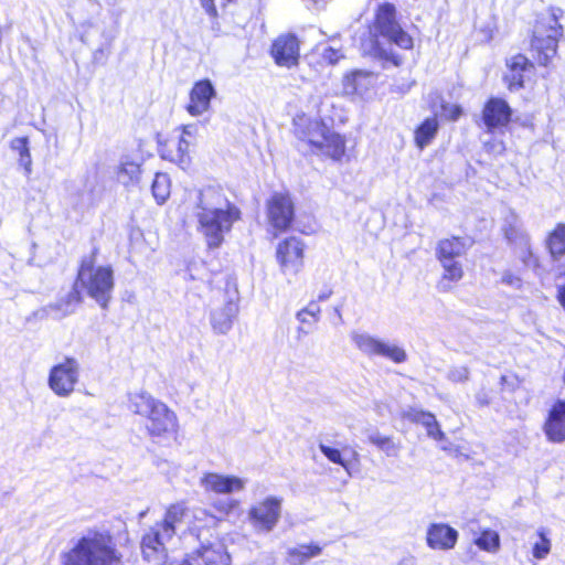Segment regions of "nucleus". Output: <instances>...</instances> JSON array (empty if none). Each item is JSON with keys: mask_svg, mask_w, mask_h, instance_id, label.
Returning <instances> with one entry per match:
<instances>
[{"mask_svg": "<svg viewBox=\"0 0 565 565\" xmlns=\"http://www.w3.org/2000/svg\"><path fill=\"white\" fill-rule=\"evenodd\" d=\"M196 207L198 231L203 235L209 249L224 243V233L241 220V210L228 201L218 186H206L199 192Z\"/></svg>", "mask_w": 565, "mask_h": 565, "instance_id": "nucleus-1", "label": "nucleus"}, {"mask_svg": "<svg viewBox=\"0 0 565 565\" xmlns=\"http://www.w3.org/2000/svg\"><path fill=\"white\" fill-rule=\"evenodd\" d=\"M98 254L99 249L95 247L81 259L71 291L57 305L65 313L72 312L82 303V290L103 309L108 308L115 287L114 270L110 265L97 266Z\"/></svg>", "mask_w": 565, "mask_h": 565, "instance_id": "nucleus-2", "label": "nucleus"}, {"mask_svg": "<svg viewBox=\"0 0 565 565\" xmlns=\"http://www.w3.org/2000/svg\"><path fill=\"white\" fill-rule=\"evenodd\" d=\"M127 409L142 419L147 435L153 440L166 438L178 430L177 414L146 391L129 393Z\"/></svg>", "mask_w": 565, "mask_h": 565, "instance_id": "nucleus-3", "label": "nucleus"}, {"mask_svg": "<svg viewBox=\"0 0 565 565\" xmlns=\"http://www.w3.org/2000/svg\"><path fill=\"white\" fill-rule=\"evenodd\" d=\"M63 565H122V554L109 531L93 529L64 554Z\"/></svg>", "mask_w": 565, "mask_h": 565, "instance_id": "nucleus-4", "label": "nucleus"}, {"mask_svg": "<svg viewBox=\"0 0 565 565\" xmlns=\"http://www.w3.org/2000/svg\"><path fill=\"white\" fill-rule=\"evenodd\" d=\"M562 15L561 9L550 7L534 21L529 51L540 67H550L557 55L559 41L564 36V26L559 21Z\"/></svg>", "mask_w": 565, "mask_h": 565, "instance_id": "nucleus-5", "label": "nucleus"}, {"mask_svg": "<svg viewBox=\"0 0 565 565\" xmlns=\"http://www.w3.org/2000/svg\"><path fill=\"white\" fill-rule=\"evenodd\" d=\"M266 220L274 237L292 228L296 205L289 191L273 192L265 202Z\"/></svg>", "mask_w": 565, "mask_h": 565, "instance_id": "nucleus-6", "label": "nucleus"}, {"mask_svg": "<svg viewBox=\"0 0 565 565\" xmlns=\"http://www.w3.org/2000/svg\"><path fill=\"white\" fill-rule=\"evenodd\" d=\"M396 8L391 2L381 3L374 13L373 26L376 36H383L390 43L402 50H412L413 38L401 26L397 21Z\"/></svg>", "mask_w": 565, "mask_h": 565, "instance_id": "nucleus-7", "label": "nucleus"}, {"mask_svg": "<svg viewBox=\"0 0 565 565\" xmlns=\"http://www.w3.org/2000/svg\"><path fill=\"white\" fill-rule=\"evenodd\" d=\"M174 537L159 524L153 523L141 535L140 553L142 559L149 565H183L181 559H171L167 543Z\"/></svg>", "mask_w": 565, "mask_h": 565, "instance_id": "nucleus-8", "label": "nucleus"}, {"mask_svg": "<svg viewBox=\"0 0 565 565\" xmlns=\"http://www.w3.org/2000/svg\"><path fill=\"white\" fill-rule=\"evenodd\" d=\"M218 308L211 313V324L216 333H226L238 313L239 294L236 282L224 280V286L217 288L214 295Z\"/></svg>", "mask_w": 565, "mask_h": 565, "instance_id": "nucleus-9", "label": "nucleus"}, {"mask_svg": "<svg viewBox=\"0 0 565 565\" xmlns=\"http://www.w3.org/2000/svg\"><path fill=\"white\" fill-rule=\"evenodd\" d=\"M329 129L330 127L322 118L311 117L303 113L297 114L292 118L291 134L296 139L297 147L305 149L311 156L320 146Z\"/></svg>", "mask_w": 565, "mask_h": 565, "instance_id": "nucleus-10", "label": "nucleus"}, {"mask_svg": "<svg viewBox=\"0 0 565 565\" xmlns=\"http://www.w3.org/2000/svg\"><path fill=\"white\" fill-rule=\"evenodd\" d=\"M79 363L76 359L66 356L55 364L49 375V385L57 396H68L75 390L79 380Z\"/></svg>", "mask_w": 565, "mask_h": 565, "instance_id": "nucleus-11", "label": "nucleus"}, {"mask_svg": "<svg viewBox=\"0 0 565 565\" xmlns=\"http://www.w3.org/2000/svg\"><path fill=\"white\" fill-rule=\"evenodd\" d=\"M306 243L290 235L282 238L276 246V260L282 273L298 274L305 264Z\"/></svg>", "mask_w": 565, "mask_h": 565, "instance_id": "nucleus-12", "label": "nucleus"}, {"mask_svg": "<svg viewBox=\"0 0 565 565\" xmlns=\"http://www.w3.org/2000/svg\"><path fill=\"white\" fill-rule=\"evenodd\" d=\"M281 498L267 497L248 510L252 525L262 532L271 531L278 523L281 512Z\"/></svg>", "mask_w": 565, "mask_h": 565, "instance_id": "nucleus-13", "label": "nucleus"}, {"mask_svg": "<svg viewBox=\"0 0 565 565\" xmlns=\"http://www.w3.org/2000/svg\"><path fill=\"white\" fill-rule=\"evenodd\" d=\"M269 55L280 67L292 68L300 61V41L292 33H282L275 38L269 47Z\"/></svg>", "mask_w": 565, "mask_h": 565, "instance_id": "nucleus-14", "label": "nucleus"}, {"mask_svg": "<svg viewBox=\"0 0 565 565\" xmlns=\"http://www.w3.org/2000/svg\"><path fill=\"white\" fill-rule=\"evenodd\" d=\"M353 341L358 349L369 356H383L396 364L407 360V354L403 348L369 334H356L353 337Z\"/></svg>", "mask_w": 565, "mask_h": 565, "instance_id": "nucleus-15", "label": "nucleus"}, {"mask_svg": "<svg viewBox=\"0 0 565 565\" xmlns=\"http://www.w3.org/2000/svg\"><path fill=\"white\" fill-rule=\"evenodd\" d=\"M513 110L501 97H489L481 109V120L488 132L503 130L512 121Z\"/></svg>", "mask_w": 565, "mask_h": 565, "instance_id": "nucleus-16", "label": "nucleus"}, {"mask_svg": "<svg viewBox=\"0 0 565 565\" xmlns=\"http://www.w3.org/2000/svg\"><path fill=\"white\" fill-rule=\"evenodd\" d=\"M312 156L342 164L350 161L351 149L348 147L347 137L330 127Z\"/></svg>", "mask_w": 565, "mask_h": 565, "instance_id": "nucleus-17", "label": "nucleus"}, {"mask_svg": "<svg viewBox=\"0 0 565 565\" xmlns=\"http://www.w3.org/2000/svg\"><path fill=\"white\" fill-rule=\"evenodd\" d=\"M542 430L550 443H565V399H556L548 408Z\"/></svg>", "mask_w": 565, "mask_h": 565, "instance_id": "nucleus-18", "label": "nucleus"}, {"mask_svg": "<svg viewBox=\"0 0 565 565\" xmlns=\"http://www.w3.org/2000/svg\"><path fill=\"white\" fill-rule=\"evenodd\" d=\"M216 96V90L209 78H202L193 83L189 92V102L185 106L191 116H200L206 113L211 107L212 99Z\"/></svg>", "mask_w": 565, "mask_h": 565, "instance_id": "nucleus-19", "label": "nucleus"}, {"mask_svg": "<svg viewBox=\"0 0 565 565\" xmlns=\"http://www.w3.org/2000/svg\"><path fill=\"white\" fill-rule=\"evenodd\" d=\"M183 565H230L231 556L223 544L201 545L181 559Z\"/></svg>", "mask_w": 565, "mask_h": 565, "instance_id": "nucleus-20", "label": "nucleus"}, {"mask_svg": "<svg viewBox=\"0 0 565 565\" xmlns=\"http://www.w3.org/2000/svg\"><path fill=\"white\" fill-rule=\"evenodd\" d=\"M535 61L530 60L522 53L514 54L507 62L508 73L503 76V82L510 92H515L524 87V73L535 70Z\"/></svg>", "mask_w": 565, "mask_h": 565, "instance_id": "nucleus-21", "label": "nucleus"}, {"mask_svg": "<svg viewBox=\"0 0 565 565\" xmlns=\"http://www.w3.org/2000/svg\"><path fill=\"white\" fill-rule=\"evenodd\" d=\"M458 531L446 523H433L427 529L426 542L433 550L448 551L455 547Z\"/></svg>", "mask_w": 565, "mask_h": 565, "instance_id": "nucleus-22", "label": "nucleus"}, {"mask_svg": "<svg viewBox=\"0 0 565 565\" xmlns=\"http://www.w3.org/2000/svg\"><path fill=\"white\" fill-rule=\"evenodd\" d=\"M186 136H190V132L183 128L182 134L178 138H168L160 142L159 150L161 157L179 164L186 162L190 152V141Z\"/></svg>", "mask_w": 565, "mask_h": 565, "instance_id": "nucleus-23", "label": "nucleus"}, {"mask_svg": "<svg viewBox=\"0 0 565 565\" xmlns=\"http://www.w3.org/2000/svg\"><path fill=\"white\" fill-rule=\"evenodd\" d=\"M206 492L218 494L232 493L244 488V482L235 476H222L216 472H205L200 479Z\"/></svg>", "mask_w": 565, "mask_h": 565, "instance_id": "nucleus-24", "label": "nucleus"}, {"mask_svg": "<svg viewBox=\"0 0 565 565\" xmlns=\"http://www.w3.org/2000/svg\"><path fill=\"white\" fill-rule=\"evenodd\" d=\"M373 73L354 70L343 76L342 85L344 90L351 95H363L373 86Z\"/></svg>", "mask_w": 565, "mask_h": 565, "instance_id": "nucleus-25", "label": "nucleus"}, {"mask_svg": "<svg viewBox=\"0 0 565 565\" xmlns=\"http://www.w3.org/2000/svg\"><path fill=\"white\" fill-rule=\"evenodd\" d=\"M468 249V244L465 237L450 236L441 238L436 245V258L438 262L455 260V258L462 256Z\"/></svg>", "mask_w": 565, "mask_h": 565, "instance_id": "nucleus-26", "label": "nucleus"}, {"mask_svg": "<svg viewBox=\"0 0 565 565\" xmlns=\"http://www.w3.org/2000/svg\"><path fill=\"white\" fill-rule=\"evenodd\" d=\"M544 246L552 260L565 257V222L556 223L546 233Z\"/></svg>", "mask_w": 565, "mask_h": 565, "instance_id": "nucleus-27", "label": "nucleus"}, {"mask_svg": "<svg viewBox=\"0 0 565 565\" xmlns=\"http://www.w3.org/2000/svg\"><path fill=\"white\" fill-rule=\"evenodd\" d=\"M443 267V274L437 281L436 288L440 292H449L454 286L459 282L463 276L465 270L462 265L457 260H444L439 262Z\"/></svg>", "mask_w": 565, "mask_h": 565, "instance_id": "nucleus-28", "label": "nucleus"}, {"mask_svg": "<svg viewBox=\"0 0 565 565\" xmlns=\"http://www.w3.org/2000/svg\"><path fill=\"white\" fill-rule=\"evenodd\" d=\"M188 514L184 501L171 503L167 507L162 520L156 522L172 535L177 534V525L182 523Z\"/></svg>", "mask_w": 565, "mask_h": 565, "instance_id": "nucleus-29", "label": "nucleus"}, {"mask_svg": "<svg viewBox=\"0 0 565 565\" xmlns=\"http://www.w3.org/2000/svg\"><path fill=\"white\" fill-rule=\"evenodd\" d=\"M439 130V122L436 116L425 118L414 130V143L423 150L429 146Z\"/></svg>", "mask_w": 565, "mask_h": 565, "instance_id": "nucleus-30", "label": "nucleus"}, {"mask_svg": "<svg viewBox=\"0 0 565 565\" xmlns=\"http://www.w3.org/2000/svg\"><path fill=\"white\" fill-rule=\"evenodd\" d=\"M322 553V546L317 543L300 544L288 551V557L294 565H303L310 558Z\"/></svg>", "mask_w": 565, "mask_h": 565, "instance_id": "nucleus-31", "label": "nucleus"}, {"mask_svg": "<svg viewBox=\"0 0 565 565\" xmlns=\"http://www.w3.org/2000/svg\"><path fill=\"white\" fill-rule=\"evenodd\" d=\"M151 192L158 204H163L170 196L171 181L167 173L157 172L152 180Z\"/></svg>", "mask_w": 565, "mask_h": 565, "instance_id": "nucleus-32", "label": "nucleus"}, {"mask_svg": "<svg viewBox=\"0 0 565 565\" xmlns=\"http://www.w3.org/2000/svg\"><path fill=\"white\" fill-rule=\"evenodd\" d=\"M140 174L141 167L134 161L121 162L117 170L118 180L126 186L138 183Z\"/></svg>", "mask_w": 565, "mask_h": 565, "instance_id": "nucleus-33", "label": "nucleus"}, {"mask_svg": "<svg viewBox=\"0 0 565 565\" xmlns=\"http://www.w3.org/2000/svg\"><path fill=\"white\" fill-rule=\"evenodd\" d=\"M11 148L18 154L19 164L23 167L28 175L32 172V159L28 147V139L24 137L14 138L11 141Z\"/></svg>", "mask_w": 565, "mask_h": 565, "instance_id": "nucleus-34", "label": "nucleus"}, {"mask_svg": "<svg viewBox=\"0 0 565 565\" xmlns=\"http://www.w3.org/2000/svg\"><path fill=\"white\" fill-rule=\"evenodd\" d=\"M475 544L482 551L494 553L500 547V537L495 531L487 529L481 531Z\"/></svg>", "mask_w": 565, "mask_h": 565, "instance_id": "nucleus-35", "label": "nucleus"}, {"mask_svg": "<svg viewBox=\"0 0 565 565\" xmlns=\"http://www.w3.org/2000/svg\"><path fill=\"white\" fill-rule=\"evenodd\" d=\"M539 541L532 547V554L536 559L545 558L551 552V540L546 536L545 530L537 531Z\"/></svg>", "mask_w": 565, "mask_h": 565, "instance_id": "nucleus-36", "label": "nucleus"}, {"mask_svg": "<svg viewBox=\"0 0 565 565\" xmlns=\"http://www.w3.org/2000/svg\"><path fill=\"white\" fill-rule=\"evenodd\" d=\"M237 505L238 503L235 500H220L214 502L212 508L216 512V515L214 516L216 522L226 520Z\"/></svg>", "mask_w": 565, "mask_h": 565, "instance_id": "nucleus-37", "label": "nucleus"}, {"mask_svg": "<svg viewBox=\"0 0 565 565\" xmlns=\"http://www.w3.org/2000/svg\"><path fill=\"white\" fill-rule=\"evenodd\" d=\"M320 308L317 302L311 301L305 309L298 312V319L301 323H313L318 321Z\"/></svg>", "mask_w": 565, "mask_h": 565, "instance_id": "nucleus-38", "label": "nucleus"}, {"mask_svg": "<svg viewBox=\"0 0 565 565\" xmlns=\"http://www.w3.org/2000/svg\"><path fill=\"white\" fill-rule=\"evenodd\" d=\"M369 441L386 454H390L397 448L391 436L372 435L369 437Z\"/></svg>", "mask_w": 565, "mask_h": 565, "instance_id": "nucleus-39", "label": "nucleus"}, {"mask_svg": "<svg viewBox=\"0 0 565 565\" xmlns=\"http://www.w3.org/2000/svg\"><path fill=\"white\" fill-rule=\"evenodd\" d=\"M320 451L327 457L332 463L339 465L343 468H348L347 461L343 459L342 454L339 449L321 444L319 446Z\"/></svg>", "mask_w": 565, "mask_h": 565, "instance_id": "nucleus-40", "label": "nucleus"}, {"mask_svg": "<svg viewBox=\"0 0 565 565\" xmlns=\"http://www.w3.org/2000/svg\"><path fill=\"white\" fill-rule=\"evenodd\" d=\"M425 416L428 420L425 423V426H424L426 428L427 435L437 441L445 439V434L440 429V425L437 422L435 415H425Z\"/></svg>", "mask_w": 565, "mask_h": 565, "instance_id": "nucleus-41", "label": "nucleus"}, {"mask_svg": "<svg viewBox=\"0 0 565 565\" xmlns=\"http://www.w3.org/2000/svg\"><path fill=\"white\" fill-rule=\"evenodd\" d=\"M373 51L381 60L390 62L394 66H399L403 63V58L399 55L385 50L379 43H374Z\"/></svg>", "mask_w": 565, "mask_h": 565, "instance_id": "nucleus-42", "label": "nucleus"}, {"mask_svg": "<svg viewBox=\"0 0 565 565\" xmlns=\"http://www.w3.org/2000/svg\"><path fill=\"white\" fill-rule=\"evenodd\" d=\"M444 117L449 121H457L463 114V109L460 105L441 104L440 106Z\"/></svg>", "mask_w": 565, "mask_h": 565, "instance_id": "nucleus-43", "label": "nucleus"}, {"mask_svg": "<svg viewBox=\"0 0 565 565\" xmlns=\"http://www.w3.org/2000/svg\"><path fill=\"white\" fill-rule=\"evenodd\" d=\"M201 7L204 9L205 13L213 22H217L218 20V10L215 3V0H200Z\"/></svg>", "mask_w": 565, "mask_h": 565, "instance_id": "nucleus-44", "label": "nucleus"}, {"mask_svg": "<svg viewBox=\"0 0 565 565\" xmlns=\"http://www.w3.org/2000/svg\"><path fill=\"white\" fill-rule=\"evenodd\" d=\"M491 401H492V391L491 390L481 388L476 394V402H477L478 406H480V407L488 406L491 403Z\"/></svg>", "mask_w": 565, "mask_h": 565, "instance_id": "nucleus-45", "label": "nucleus"}, {"mask_svg": "<svg viewBox=\"0 0 565 565\" xmlns=\"http://www.w3.org/2000/svg\"><path fill=\"white\" fill-rule=\"evenodd\" d=\"M323 58L328 61L330 64H335L341 58V55L338 50L333 47H328L323 52Z\"/></svg>", "mask_w": 565, "mask_h": 565, "instance_id": "nucleus-46", "label": "nucleus"}, {"mask_svg": "<svg viewBox=\"0 0 565 565\" xmlns=\"http://www.w3.org/2000/svg\"><path fill=\"white\" fill-rule=\"evenodd\" d=\"M423 415H433L429 412L426 411H415L409 415V418L415 423H420L423 426H425V423L428 422L426 416Z\"/></svg>", "mask_w": 565, "mask_h": 565, "instance_id": "nucleus-47", "label": "nucleus"}, {"mask_svg": "<svg viewBox=\"0 0 565 565\" xmlns=\"http://www.w3.org/2000/svg\"><path fill=\"white\" fill-rule=\"evenodd\" d=\"M332 291L331 290H326L323 292H321L319 296H318V300L319 301H323L326 299H328L330 296H331Z\"/></svg>", "mask_w": 565, "mask_h": 565, "instance_id": "nucleus-48", "label": "nucleus"}, {"mask_svg": "<svg viewBox=\"0 0 565 565\" xmlns=\"http://www.w3.org/2000/svg\"><path fill=\"white\" fill-rule=\"evenodd\" d=\"M222 7H226L228 4L235 3L237 0H221Z\"/></svg>", "mask_w": 565, "mask_h": 565, "instance_id": "nucleus-49", "label": "nucleus"}, {"mask_svg": "<svg viewBox=\"0 0 565 565\" xmlns=\"http://www.w3.org/2000/svg\"><path fill=\"white\" fill-rule=\"evenodd\" d=\"M509 232H514V228L513 227H510L507 232H505V237L508 239H512V234L510 235Z\"/></svg>", "mask_w": 565, "mask_h": 565, "instance_id": "nucleus-50", "label": "nucleus"}, {"mask_svg": "<svg viewBox=\"0 0 565 565\" xmlns=\"http://www.w3.org/2000/svg\"><path fill=\"white\" fill-rule=\"evenodd\" d=\"M505 380H507V376H505V375H502V376H501V382L503 383V382H505Z\"/></svg>", "mask_w": 565, "mask_h": 565, "instance_id": "nucleus-51", "label": "nucleus"}]
</instances>
